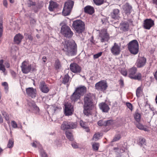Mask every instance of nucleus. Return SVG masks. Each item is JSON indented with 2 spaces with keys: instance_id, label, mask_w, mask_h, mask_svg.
I'll return each instance as SVG.
<instances>
[{
  "instance_id": "f257e3e1",
  "label": "nucleus",
  "mask_w": 157,
  "mask_h": 157,
  "mask_svg": "<svg viewBox=\"0 0 157 157\" xmlns=\"http://www.w3.org/2000/svg\"><path fill=\"white\" fill-rule=\"evenodd\" d=\"M63 50L66 52V54L68 56L76 55L77 52V46L74 41H66L63 43Z\"/></svg>"
},
{
  "instance_id": "f03ea898",
  "label": "nucleus",
  "mask_w": 157,
  "mask_h": 157,
  "mask_svg": "<svg viewBox=\"0 0 157 157\" xmlns=\"http://www.w3.org/2000/svg\"><path fill=\"white\" fill-rule=\"evenodd\" d=\"M84 23L80 20H76L73 21L72 26L77 33H81L85 30Z\"/></svg>"
},
{
  "instance_id": "7ed1b4c3",
  "label": "nucleus",
  "mask_w": 157,
  "mask_h": 157,
  "mask_svg": "<svg viewBox=\"0 0 157 157\" xmlns=\"http://www.w3.org/2000/svg\"><path fill=\"white\" fill-rule=\"evenodd\" d=\"M128 48L130 52L132 54H137L139 51V44L136 40L130 41L128 45Z\"/></svg>"
},
{
  "instance_id": "20e7f679",
  "label": "nucleus",
  "mask_w": 157,
  "mask_h": 157,
  "mask_svg": "<svg viewBox=\"0 0 157 157\" xmlns=\"http://www.w3.org/2000/svg\"><path fill=\"white\" fill-rule=\"evenodd\" d=\"M74 2L71 0H69L66 2L62 11V13L64 16L69 15L74 5Z\"/></svg>"
},
{
  "instance_id": "39448f33",
  "label": "nucleus",
  "mask_w": 157,
  "mask_h": 157,
  "mask_svg": "<svg viewBox=\"0 0 157 157\" xmlns=\"http://www.w3.org/2000/svg\"><path fill=\"white\" fill-rule=\"evenodd\" d=\"M137 69L136 67H132L128 71L129 77L131 78L136 80H140L142 77L140 73H137Z\"/></svg>"
},
{
  "instance_id": "423d86ee",
  "label": "nucleus",
  "mask_w": 157,
  "mask_h": 157,
  "mask_svg": "<svg viewBox=\"0 0 157 157\" xmlns=\"http://www.w3.org/2000/svg\"><path fill=\"white\" fill-rule=\"evenodd\" d=\"M94 97V94L90 93L86 94L83 99L84 105L92 106L93 104V99Z\"/></svg>"
},
{
  "instance_id": "0eeeda50",
  "label": "nucleus",
  "mask_w": 157,
  "mask_h": 157,
  "mask_svg": "<svg viewBox=\"0 0 157 157\" xmlns=\"http://www.w3.org/2000/svg\"><path fill=\"white\" fill-rule=\"evenodd\" d=\"M61 33L64 36L67 38L71 37L73 34L70 27L66 25L62 26Z\"/></svg>"
},
{
  "instance_id": "6e6552de",
  "label": "nucleus",
  "mask_w": 157,
  "mask_h": 157,
  "mask_svg": "<svg viewBox=\"0 0 157 157\" xmlns=\"http://www.w3.org/2000/svg\"><path fill=\"white\" fill-rule=\"evenodd\" d=\"M21 67L22 72L25 74L29 72L32 69L31 65L26 61H24L22 63Z\"/></svg>"
},
{
  "instance_id": "1a4fd4ad",
  "label": "nucleus",
  "mask_w": 157,
  "mask_h": 157,
  "mask_svg": "<svg viewBox=\"0 0 157 157\" xmlns=\"http://www.w3.org/2000/svg\"><path fill=\"white\" fill-rule=\"evenodd\" d=\"M95 86L96 89L98 90L104 91L106 90L108 86L106 81L101 80L97 83Z\"/></svg>"
},
{
  "instance_id": "9d476101",
  "label": "nucleus",
  "mask_w": 157,
  "mask_h": 157,
  "mask_svg": "<svg viewBox=\"0 0 157 157\" xmlns=\"http://www.w3.org/2000/svg\"><path fill=\"white\" fill-rule=\"evenodd\" d=\"M109 34L106 29H102L99 33V37L101 42L108 41L109 39Z\"/></svg>"
},
{
  "instance_id": "9b49d317",
  "label": "nucleus",
  "mask_w": 157,
  "mask_h": 157,
  "mask_svg": "<svg viewBox=\"0 0 157 157\" xmlns=\"http://www.w3.org/2000/svg\"><path fill=\"white\" fill-rule=\"evenodd\" d=\"M28 105L30 107L31 111L35 113L39 114L40 112V110L34 101H30L28 103Z\"/></svg>"
},
{
  "instance_id": "f8f14e48",
  "label": "nucleus",
  "mask_w": 157,
  "mask_h": 157,
  "mask_svg": "<svg viewBox=\"0 0 157 157\" xmlns=\"http://www.w3.org/2000/svg\"><path fill=\"white\" fill-rule=\"evenodd\" d=\"M154 25V21L151 19H147L145 20L143 25L144 28L146 29H150Z\"/></svg>"
},
{
  "instance_id": "ddd939ff",
  "label": "nucleus",
  "mask_w": 157,
  "mask_h": 157,
  "mask_svg": "<svg viewBox=\"0 0 157 157\" xmlns=\"http://www.w3.org/2000/svg\"><path fill=\"white\" fill-rule=\"evenodd\" d=\"M73 111V106L70 103H67L65 105V113L66 115H72Z\"/></svg>"
},
{
  "instance_id": "4468645a",
  "label": "nucleus",
  "mask_w": 157,
  "mask_h": 157,
  "mask_svg": "<svg viewBox=\"0 0 157 157\" xmlns=\"http://www.w3.org/2000/svg\"><path fill=\"white\" fill-rule=\"evenodd\" d=\"M70 70L73 73H79L81 71L80 67L75 63H71L70 66Z\"/></svg>"
},
{
  "instance_id": "2eb2a0df",
  "label": "nucleus",
  "mask_w": 157,
  "mask_h": 157,
  "mask_svg": "<svg viewBox=\"0 0 157 157\" xmlns=\"http://www.w3.org/2000/svg\"><path fill=\"white\" fill-rule=\"evenodd\" d=\"M112 53L115 55H118L120 52V47L116 43H114V45L111 49Z\"/></svg>"
},
{
  "instance_id": "dca6fc26",
  "label": "nucleus",
  "mask_w": 157,
  "mask_h": 157,
  "mask_svg": "<svg viewBox=\"0 0 157 157\" xmlns=\"http://www.w3.org/2000/svg\"><path fill=\"white\" fill-rule=\"evenodd\" d=\"M39 86L40 90L44 93H46L49 91L48 86L43 81L40 82Z\"/></svg>"
},
{
  "instance_id": "f3484780",
  "label": "nucleus",
  "mask_w": 157,
  "mask_h": 157,
  "mask_svg": "<svg viewBox=\"0 0 157 157\" xmlns=\"http://www.w3.org/2000/svg\"><path fill=\"white\" fill-rule=\"evenodd\" d=\"M114 150L117 156L121 157V154L125 152L127 149L123 146H119L117 147H115L114 148Z\"/></svg>"
},
{
  "instance_id": "a211bd4d",
  "label": "nucleus",
  "mask_w": 157,
  "mask_h": 157,
  "mask_svg": "<svg viewBox=\"0 0 157 157\" xmlns=\"http://www.w3.org/2000/svg\"><path fill=\"white\" fill-rule=\"evenodd\" d=\"M26 92L28 96L31 97L32 98H34L36 96V90L33 87L27 88Z\"/></svg>"
},
{
  "instance_id": "6ab92c4d",
  "label": "nucleus",
  "mask_w": 157,
  "mask_h": 157,
  "mask_svg": "<svg viewBox=\"0 0 157 157\" xmlns=\"http://www.w3.org/2000/svg\"><path fill=\"white\" fill-rule=\"evenodd\" d=\"M123 9L124 13L127 15L130 14L132 10V6L128 3L123 6Z\"/></svg>"
},
{
  "instance_id": "aec40b11",
  "label": "nucleus",
  "mask_w": 157,
  "mask_h": 157,
  "mask_svg": "<svg viewBox=\"0 0 157 157\" xmlns=\"http://www.w3.org/2000/svg\"><path fill=\"white\" fill-rule=\"evenodd\" d=\"M99 106L100 109L103 112L107 113L110 109L108 105L104 102L100 103L99 104Z\"/></svg>"
},
{
  "instance_id": "412c9836",
  "label": "nucleus",
  "mask_w": 157,
  "mask_h": 157,
  "mask_svg": "<svg viewBox=\"0 0 157 157\" xmlns=\"http://www.w3.org/2000/svg\"><path fill=\"white\" fill-rule=\"evenodd\" d=\"M146 59L144 57L140 58L137 60L136 66L138 67H143L146 62Z\"/></svg>"
},
{
  "instance_id": "4be33fe9",
  "label": "nucleus",
  "mask_w": 157,
  "mask_h": 157,
  "mask_svg": "<svg viewBox=\"0 0 157 157\" xmlns=\"http://www.w3.org/2000/svg\"><path fill=\"white\" fill-rule=\"evenodd\" d=\"M111 14V17L113 18L118 19L120 18V11L117 9L113 10Z\"/></svg>"
},
{
  "instance_id": "5701e85b",
  "label": "nucleus",
  "mask_w": 157,
  "mask_h": 157,
  "mask_svg": "<svg viewBox=\"0 0 157 157\" xmlns=\"http://www.w3.org/2000/svg\"><path fill=\"white\" fill-rule=\"evenodd\" d=\"M84 11L86 13L92 14L94 13V10L92 6H87L84 7Z\"/></svg>"
},
{
  "instance_id": "b1692460",
  "label": "nucleus",
  "mask_w": 157,
  "mask_h": 157,
  "mask_svg": "<svg viewBox=\"0 0 157 157\" xmlns=\"http://www.w3.org/2000/svg\"><path fill=\"white\" fill-rule=\"evenodd\" d=\"M86 88L84 86L80 87L76 89V91L81 96L83 95L86 92Z\"/></svg>"
},
{
  "instance_id": "393cba45",
  "label": "nucleus",
  "mask_w": 157,
  "mask_h": 157,
  "mask_svg": "<svg viewBox=\"0 0 157 157\" xmlns=\"http://www.w3.org/2000/svg\"><path fill=\"white\" fill-rule=\"evenodd\" d=\"M23 37L22 35L20 33L17 34L14 37V41L15 43L18 44H20L21 41Z\"/></svg>"
},
{
  "instance_id": "a878e982",
  "label": "nucleus",
  "mask_w": 157,
  "mask_h": 157,
  "mask_svg": "<svg viewBox=\"0 0 157 157\" xmlns=\"http://www.w3.org/2000/svg\"><path fill=\"white\" fill-rule=\"evenodd\" d=\"M112 121L111 120L104 121L103 120L99 121L98 122V124L100 126H107L109 125Z\"/></svg>"
},
{
  "instance_id": "bb28decb",
  "label": "nucleus",
  "mask_w": 157,
  "mask_h": 157,
  "mask_svg": "<svg viewBox=\"0 0 157 157\" xmlns=\"http://www.w3.org/2000/svg\"><path fill=\"white\" fill-rule=\"evenodd\" d=\"M79 94L75 91L71 97V100L74 102L77 101L80 97Z\"/></svg>"
},
{
  "instance_id": "cd10ccee",
  "label": "nucleus",
  "mask_w": 157,
  "mask_h": 157,
  "mask_svg": "<svg viewBox=\"0 0 157 157\" xmlns=\"http://www.w3.org/2000/svg\"><path fill=\"white\" fill-rule=\"evenodd\" d=\"M58 6V4L56 2L52 1L50 2L48 8L50 11H53L54 9L56 8Z\"/></svg>"
},
{
  "instance_id": "c85d7f7f",
  "label": "nucleus",
  "mask_w": 157,
  "mask_h": 157,
  "mask_svg": "<svg viewBox=\"0 0 157 157\" xmlns=\"http://www.w3.org/2000/svg\"><path fill=\"white\" fill-rule=\"evenodd\" d=\"M69 124H70L69 123V121H64L61 125V129L63 130L69 129L70 127H69Z\"/></svg>"
},
{
  "instance_id": "c756f323",
  "label": "nucleus",
  "mask_w": 157,
  "mask_h": 157,
  "mask_svg": "<svg viewBox=\"0 0 157 157\" xmlns=\"http://www.w3.org/2000/svg\"><path fill=\"white\" fill-rule=\"evenodd\" d=\"M136 127L139 129L144 130L145 131H148L149 130L145 127H144L143 125L142 124L139 123H137L135 124Z\"/></svg>"
},
{
  "instance_id": "7c9ffc66",
  "label": "nucleus",
  "mask_w": 157,
  "mask_h": 157,
  "mask_svg": "<svg viewBox=\"0 0 157 157\" xmlns=\"http://www.w3.org/2000/svg\"><path fill=\"white\" fill-rule=\"evenodd\" d=\"M84 106V114L88 116L90 112V109L91 108V106Z\"/></svg>"
},
{
  "instance_id": "2f4dec72",
  "label": "nucleus",
  "mask_w": 157,
  "mask_h": 157,
  "mask_svg": "<svg viewBox=\"0 0 157 157\" xmlns=\"http://www.w3.org/2000/svg\"><path fill=\"white\" fill-rule=\"evenodd\" d=\"M129 28V24L127 22H124L121 25V29L123 31L128 30Z\"/></svg>"
},
{
  "instance_id": "473e14b6",
  "label": "nucleus",
  "mask_w": 157,
  "mask_h": 157,
  "mask_svg": "<svg viewBox=\"0 0 157 157\" xmlns=\"http://www.w3.org/2000/svg\"><path fill=\"white\" fill-rule=\"evenodd\" d=\"M69 78L68 74H67L65 75L63 80V83L65 84H66L67 85V87L69 86L68 82Z\"/></svg>"
},
{
  "instance_id": "72a5a7b5",
  "label": "nucleus",
  "mask_w": 157,
  "mask_h": 157,
  "mask_svg": "<svg viewBox=\"0 0 157 157\" xmlns=\"http://www.w3.org/2000/svg\"><path fill=\"white\" fill-rule=\"evenodd\" d=\"M134 118L137 123L139 122L141 119L140 114L138 112H136L134 115Z\"/></svg>"
},
{
  "instance_id": "f704fd0d",
  "label": "nucleus",
  "mask_w": 157,
  "mask_h": 157,
  "mask_svg": "<svg viewBox=\"0 0 157 157\" xmlns=\"http://www.w3.org/2000/svg\"><path fill=\"white\" fill-rule=\"evenodd\" d=\"M66 135L67 137L70 140L72 141L73 140V138L72 133L68 131L66 132Z\"/></svg>"
},
{
  "instance_id": "c9c22d12",
  "label": "nucleus",
  "mask_w": 157,
  "mask_h": 157,
  "mask_svg": "<svg viewBox=\"0 0 157 157\" xmlns=\"http://www.w3.org/2000/svg\"><path fill=\"white\" fill-rule=\"evenodd\" d=\"M1 113L2 116H3L5 118L6 120V121L9 120V115L7 113H6V112L4 111H2Z\"/></svg>"
},
{
  "instance_id": "e433bc0d",
  "label": "nucleus",
  "mask_w": 157,
  "mask_h": 157,
  "mask_svg": "<svg viewBox=\"0 0 157 157\" xmlns=\"http://www.w3.org/2000/svg\"><path fill=\"white\" fill-rule=\"evenodd\" d=\"M69 123L70 124H69V126H70V129H74L77 127V124L76 122H69Z\"/></svg>"
},
{
  "instance_id": "4c0bfd02",
  "label": "nucleus",
  "mask_w": 157,
  "mask_h": 157,
  "mask_svg": "<svg viewBox=\"0 0 157 157\" xmlns=\"http://www.w3.org/2000/svg\"><path fill=\"white\" fill-rule=\"evenodd\" d=\"M55 68L57 69H59L61 67V65L60 64V62L58 60H56L55 62Z\"/></svg>"
},
{
  "instance_id": "58836bf2",
  "label": "nucleus",
  "mask_w": 157,
  "mask_h": 157,
  "mask_svg": "<svg viewBox=\"0 0 157 157\" xmlns=\"http://www.w3.org/2000/svg\"><path fill=\"white\" fill-rule=\"evenodd\" d=\"M14 141L12 139H10L7 144V147L9 148H12L13 145Z\"/></svg>"
},
{
  "instance_id": "ea45409f",
  "label": "nucleus",
  "mask_w": 157,
  "mask_h": 157,
  "mask_svg": "<svg viewBox=\"0 0 157 157\" xmlns=\"http://www.w3.org/2000/svg\"><path fill=\"white\" fill-rule=\"evenodd\" d=\"M94 3L97 5L99 6L104 2V0H93Z\"/></svg>"
},
{
  "instance_id": "a19ab883",
  "label": "nucleus",
  "mask_w": 157,
  "mask_h": 157,
  "mask_svg": "<svg viewBox=\"0 0 157 157\" xmlns=\"http://www.w3.org/2000/svg\"><path fill=\"white\" fill-rule=\"evenodd\" d=\"M99 147V144L98 143H94L92 145V148L94 151H98V149Z\"/></svg>"
},
{
  "instance_id": "79ce46f5",
  "label": "nucleus",
  "mask_w": 157,
  "mask_h": 157,
  "mask_svg": "<svg viewBox=\"0 0 157 157\" xmlns=\"http://www.w3.org/2000/svg\"><path fill=\"white\" fill-rule=\"evenodd\" d=\"M100 136L101 135L100 134L98 133H96L94 135L93 139L94 140L97 141L98 140Z\"/></svg>"
},
{
  "instance_id": "37998d69",
  "label": "nucleus",
  "mask_w": 157,
  "mask_h": 157,
  "mask_svg": "<svg viewBox=\"0 0 157 157\" xmlns=\"http://www.w3.org/2000/svg\"><path fill=\"white\" fill-rule=\"evenodd\" d=\"M80 124L81 126L84 128L86 129L87 128V126L86 123L83 122L82 121H80Z\"/></svg>"
},
{
  "instance_id": "c03bdc74",
  "label": "nucleus",
  "mask_w": 157,
  "mask_h": 157,
  "mask_svg": "<svg viewBox=\"0 0 157 157\" xmlns=\"http://www.w3.org/2000/svg\"><path fill=\"white\" fill-rule=\"evenodd\" d=\"M141 92V87H139L137 88L136 91V95L138 97H139L140 96V94Z\"/></svg>"
},
{
  "instance_id": "a18cd8bd",
  "label": "nucleus",
  "mask_w": 157,
  "mask_h": 157,
  "mask_svg": "<svg viewBox=\"0 0 157 157\" xmlns=\"http://www.w3.org/2000/svg\"><path fill=\"white\" fill-rule=\"evenodd\" d=\"M145 143V140L144 138H140L139 140V144L141 145L144 144Z\"/></svg>"
},
{
  "instance_id": "49530a36",
  "label": "nucleus",
  "mask_w": 157,
  "mask_h": 157,
  "mask_svg": "<svg viewBox=\"0 0 157 157\" xmlns=\"http://www.w3.org/2000/svg\"><path fill=\"white\" fill-rule=\"evenodd\" d=\"M27 4L29 7H31L32 6H35V2H33L30 0L28 1Z\"/></svg>"
},
{
  "instance_id": "de8ad7c7",
  "label": "nucleus",
  "mask_w": 157,
  "mask_h": 157,
  "mask_svg": "<svg viewBox=\"0 0 157 157\" xmlns=\"http://www.w3.org/2000/svg\"><path fill=\"white\" fill-rule=\"evenodd\" d=\"M121 136L120 135H118L115 136L113 140V141L114 142L117 141L121 138Z\"/></svg>"
},
{
  "instance_id": "09e8293b",
  "label": "nucleus",
  "mask_w": 157,
  "mask_h": 157,
  "mask_svg": "<svg viewBox=\"0 0 157 157\" xmlns=\"http://www.w3.org/2000/svg\"><path fill=\"white\" fill-rule=\"evenodd\" d=\"M102 52H100L98 53L95 54L93 56V57L94 59H97L101 56Z\"/></svg>"
},
{
  "instance_id": "8fccbe9b",
  "label": "nucleus",
  "mask_w": 157,
  "mask_h": 157,
  "mask_svg": "<svg viewBox=\"0 0 157 157\" xmlns=\"http://www.w3.org/2000/svg\"><path fill=\"white\" fill-rule=\"evenodd\" d=\"M3 27L2 22L0 23V38L2 36V34Z\"/></svg>"
},
{
  "instance_id": "3c124183",
  "label": "nucleus",
  "mask_w": 157,
  "mask_h": 157,
  "mask_svg": "<svg viewBox=\"0 0 157 157\" xmlns=\"http://www.w3.org/2000/svg\"><path fill=\"white\" fill-rule=\"evenodd\" d=\"M11 124L13 128H16L17 127V124L14 121H12L11 122Z\"/></svg>"
},
{
  "instance_id": "603ef678",
  "label": "nucleus",
  "mask_w": 157,
  "mask_h": 157,
  "mask_svg": "<svg viewBox=\"0 0 157 157\" xmlns=\"http://www.w3.org/2000/svg\"><path fill=\"white\" fill-rule=\"evenodd\" d=\"M126 105L128 107L130 110H132V104L129 102H127L126 103Z\"/></svg>"
},
{
  "instance_id": "864d4df0",
  "label": "nucleus",
  "mask_w": 157,
  "mask_h": 157,
  "mask_svg": "<svg viewBox=\"0 0 157 157\" xmlns=\"http://www.w3.org/2000/svg\"><path fill=\"white\" fill-rule=\"evenodd\" d=\"M41 157H47V155L43 151H41L40 152Z\"/></svg>"
},
{
  "instance_id": "5fc2aeb1",
  "label": "nucleus",
  "mask_w": 157,
  "mask_h": 157,
  "mask_svg": "<svg viewBox=\"0 0 157 157\" xmlns=\"http://www.w3.org/2000/svg\"><path fill=\"white\" fill-rule=\"evenodd\" d=\"M121 73L123 75L126 76L127 74V72L126 70L123 69L121 70Z\"/></svg>"
},
{
  "instance_id": "6e6d98bb",
  "label": "nucleus",
  "mask_w": 157,
  "mask_h": 157,
  "mask_svg": "<svg viewBox=\"0 0 157 157\" xmlns=\"http://www.w3.org/2000/svg\"><path fill=\"white\" fill-rule=\"evenodd\" d=\"M71 145L74 148H78V146L77 144L76 143H73L71 144Z\"/></svg>"
},
{
  "instance_id": "4d7b16f0",
  "label": "nucleus",
  "mask_w": 157,
  "mask_h": 157,
  "mask_svg": "<svg viewBox=\"0 0 157 157\" xmlns=\"http://www.w3.org/2000/svg\"><path fill=\"white\" fill-rule=\"evenodd\" d=\"M0 70L2 71L3 72H5L6 69L4 65L0 66Z\"/></svg>"
},
{
  "instance_id": "13d9d810",
  "label": "nucleus",
  "mask_w": 157,
  "mask_h": 157,
  "mask_svg": "<svg viewBox=\"0 0 157 157\" xmlns=\"http://www.w3.org/2000/svg\"><path fill=\"white\" fill-rule=\"evenodd\" d=\"M3 5L6 7H7L8 5L7 1L6 0H3Z\"/></svg>"
},
{
  "instance_id": "bf43d9fd",
  "label": "nucleus",
  "mask_w": 157,
  "mask_h": 157,
  "mask_svg": "<svg viewBox=\"0 0 157 157\" xmlns=\"http://www.w3.org/2000/svg\"><path fill=\"white\" fill-rule=\"evenodd\" d=\"M56 144L58 147H60L61 146V144L58 140H57L55 142Z\"/></svg>"
},
{
  "instance_id": "052dcab7",
  "label": "nucleus",
  "mask_w": 157,
  "mask_h": 157,
  "mask_svg": "<svg viewBox=\"0 0 157 157\" xmlns=\"http://www.w3.org/2000/svg\"><path fill=\"white\" fill-rule=\"evenodd\" d=\"M11 74L13 78H15L16 76V73L14 71H11Z\"/></svg>"
},
{
  "instance_id": "680f3d73",
  "label": "nucleus",
  "mask_w": 157,
  "mask_h": 157,
  "mask_svg": "<svg viewBox=\"0 0 157 157\" xmlns=\"http://www.w3.org/2000/svg\"><path fill=\"white\" fill-rule=\"evenodd\" d=\"M28 38L30 40H32L33 39V37L31 35H28Z\"/></svg>"
},
{
  "instance_id": "e2e57ef3",
  "label": "nucleus",
  "mask_w": 157,
  "mask_h": 157,
  "mask_svg": "<svg viewBox=\"0 0 157 157\" xmlns=\"http://www.w3.org/2000/svg\"><path fill=\"white\" fill-rule=\"evenodd\" d=\"M37 143V142L35 141L33 142V143L32 144V146L34 147H36V143Z\"/></svg>"
},
{
  "instance_id": "0e129e2a",
  "label": "nucleus",
  "mask_w": 157,
  "mask_h": 157,
  "mask_svg": "<svg viewBox=\"0 0 157 157\" xmlns=\"http://www.w3.org/2000/svg\"><path fill=\"white\" fill-rule=\"evenodd\" d=\"M154 78L155 80L157 81V70L155 72L154 74Z\"/></svg>"
},
{
  "instance_id": "69168bd1",
  "label": "nucleus",
  "mask_w": 157,
  "mask_h": 157,
  "mask_svg": "<svg viewBox=\"0 0 157 157\" xmlns=\"http://www.w3.org/2000/svg\"><path fill=\"white\" fill-rule=\"evenodd\" d=\"M5 92L6 93H7L8 92V86L5 87Z\"/></svg>"
},
{
  "instance_id": "338daca9",
  "label": "nucleus",
  "mask_w": 157,
  "mask_h": 157,
  "mask_svg": "<svg viewBox=\"0 0 157 157\" xmlns=\"http://www.w3.org/2000/svg\"><path fill=\"white\" fill-rule=\"evenodd\" d=\"M2 85L5 87L8 86L7 83L6 82H4L2 83Z\"/></svg>"
},
{
  "instance_id": "774afa93",
  "label": "nucleus",
  "mask_w": 157,
  "mask_h": 157,
  "mask_svg": "<svg viewBox=\"0 0 157 157\" xmlns=\"http://www.w3.org/2000/svg\"><path fill=\"white\" fill-rule=\"evenodd\" d=\"M152 2L154 4L157 5V0H152Z\"/></svg>"
}]
</instances>
